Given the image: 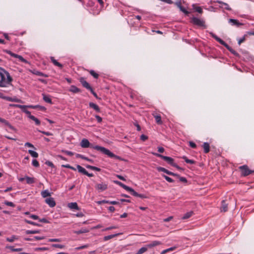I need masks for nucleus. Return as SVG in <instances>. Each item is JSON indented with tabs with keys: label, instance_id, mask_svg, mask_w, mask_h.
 <instances>
[{
	"label": "nucleus",
	"instance_id": "obj_1",
	"mask_svg": "<svg viewBox=\"0 0 254 254\" xmlns=\"http://www.w3.org/2000/svg\"><path fill=\"white\" fill-rule=\"evenodd\" d=\"M80 145L82 148H91L94 149H95L97 151H99L101 152L102 148L103 147L100 146L99 145H94L93 144H91L89 142L88 139L86 138H83L81 142H80Z\"/></svg>",
	"mask_w": 254,
	"mask_h": 254
},
{
	"label": "nucleus",
	"instance_id": "obj_2",
	"mask_svg": "<svg viewBox=\"0 0 254 254\" xmlns=\"http://www.w3.org/2000/svg\"><path fill=\"white\" fill-rule=\"evenodd\" d=\"M10 106L18 108L21 109L22 111L25 113L26 114L28 115V117L30 119L31 115V112L27 110V108H31L35 109L36 106H33V105H22L19 104H11Z\"/></svg>",
	"mask_w": 254,
	"mask_h": 254
},
{
	"label": "nucleus",
	"instance_id": "obj_3",
	"mask_svg": "<svg viewBox=\"0 0 254 254\" xmlns=\"http://www.w3.org/2000/svg\"><path fill=\"white\" fill-rule=\"evenodd\" d=\"M239 169L241 170V176L243 177H246L254 172V171L250 170L247 165L241 166Z\"/></svg>",
	"mask_w": 254,
	"mask_h": 254
},
{
	"label": "nucleus",
	"instance_id": "obj_4",
	"mask_svg": "<svg viewBox=\"0 0 254 254\" xmlns=\"http://www.w3.org/2000/svg\"><path fill=\"white\" fill-rule=\"evenodd\" d=\"M152 154L155 156L162 159L163 160L165 161L168 164L171 165L172 166L173 164H174L175 163L174 159L170 157L164 156L157 153H152Z\"/></svg>",
	"mask_w": 254,
	"mask_h": 254
},
{
	"label": "nucleus",
	"instance_id": "obj_5",
	"mask_svg": "<svg viewBox=\"0 0 254 254\" xmlns=\"http://www.w3.org/2000/svg\"><path fill=\"white\" fill-rule=\"evenodd\" d=\"M101 153L107 155L108 157L110 158H114L119 160H123L120 156L115 155L113 152L110 151L109 149L106 148L104 147H103V148H102Z\"/></svg>",
	"mask_w": 254,
	"mask_h": 254
},
{
	"label": "nucleus",
	"instance_id": "obj_6",
	"mask_svg": "<svg viewBox=\"0 0 254 254\" xmlns=\"http://www.w3.org/2000/svg\"><path fill=\"white\" fill-rule=\"evenodd\" d=\"M191 22L198 26L205 27L204 21L195 17L191 18Z\"/></svg>",
	"mask_w": 254,
	"mask_h": 254
},
{
	"label": "nucleus",
	"instance_id": "obj_7",
	"mask_svg": "<svg viewBox=\"0 0 254 254\" xmlns=\"http://www.w3.org/2000/svg\"><path fill=\"white\" fill-rule=\"evenodd\" d=\"M5 52L7 53L10 54L12 57L18 58L21 62H23L24 63H28V61L24 59L21 56L14 54L9 50H6Z\"/></svg>",
	"mask_w": 254,
	"mask_h": 254
},
{
	"label": "nucleus",
	"instance_id": "obj_8",
	"mask_svg": "<svg viewBox=\"0 0 254 254\" xmlns=\"http://www.w3.org/2000/svg\"><path fill=\"white\" fill-rule=\"evenodd\" d=\"M108 185L105 183H100L96 184L95 188L99 191H103L107 189Z\"/></svg>",
	"mask_w": 254,
	"mask_h": 254
},
{
	"label": "nucleus",
	"instance_id": "obj_9",
	"mask_svg": "<svg viewBox=\"0 0 254 254\" xmlns=\"http://www.w3.org/2000/svg\"><path fill=\"white\" fill-rule=\"evenodd\" d=\"M114 182L116 184H117V185L120 186V187H122L123 189H124L126 190L129 191L130 193L131 192V191H132V190L133 189L131 188L126 186V185L124 184L123 183H122V182H120L119 181H114Z\"/></svg>",
	"mask_w": 254,
	"mask_h": 254
},
{
	"label": "nucleus",
	"instance_id": "obj_10",
	"mask_svg": "<svg viewBox=\"0 0 254 254\" xmlns=\"http://www.w3.org/2000/svg\"><path fill=\"white\" fill-rule=\"evenodd\" d=\"M79 82L82 85L87 89L90 90L92 88L90 86V84L85 80L84 77H80L79 78Z\"/></svg>",
	"mask_w": 254,
	"mask_h": 254
},
{
	"label": "nucleus",
	"instance_id": "obj_11",
	"mask_svg": "<svg viewBox=\"0 0 254 254\" xmlns=\"http://www.w3.org/2000/svg\"><path fill=\"white\" fill-rule=\"evenodd\" d=\"M211 35L217 42H218L221 45H223L225 48H230V47L228 45V44L226 43V42H225L223 40L219 38L216 35L212 33H211Z\"/></svg>",
	"mask_w": 254,
	"mask_h": 254
},
{
	"label": "nucleus",
	"instance_id": "obj_12",
	"mask_svg": "<svg viewBox=\"0 0 254 254\" xmlns=\"http://www.w3.org/2000/svg\"><path fill=\"white\" fill-rule=\"evenodd\" d=\"M0 122L7 126L10 129L14 131H16V129L13 126H12L7 120L0 118Z\"/></svg>",
	"mask_w": 254,
	"mask_h": 254
},
{
	"label": "nucleus",
	"instance_id": "obj_13",
	"mask_svg": "<svg viewBox=\"0 0 254 254\" xmlns=\"http://www.w3.org/2000/svg\"><path fill=\"white\" fill-rule=\"evenodd\" d=\"M0 122L7 126L10 129L14 131H16V129L13 126H12L7 120L0 118Z\"/></svg>",
	"mask_w": 254,
	"mask_h": 254
},
{
	"label": "nucleus",
	"instance_id": "obj_14",
	"mask_svg": "<svg viewBox=\"0 0 254 254\" xmlns=\"http://www.w3.org/2000/svg\"><path fill=\"white\" fill-rule=\"evenodd\" d=\"M0 122L7 126L10 129L14 131H16V129L13 126H12L7 120L0 118Z\"/></svg>",
	"mask_w": 254,
	"mask_h": 254
},
{
	"label": "nucleus",
	"instance_id": "obj_15",
	"mask_svg": "<svg viewBox=\"0 0 254 254\" xmlns=\"http://www.w3.org/2000/svg\"><path fill=\"white\" fill-rule=\"evenodd\" d=\"M228 21L232 25L236 26L237 27L243 25V23H240L238 20L235 19L230 18Z\"/></svg>",
	"mask_w": 254,
	"mask_h": 254
},
{
	"label": "nucleus",
	"instance_id": "obj_16",
	"mask_svg": "<svg viewBox=\"0 0 254 254\" xmlns=\"http://www.w3.org/2000/svg\"><path fill=\"white\" fill-rule=\"evenodd\" d=\"M45 202L50 207H53L56 205V202L52 197L47 198L45 199Z\"/></svg>",
	"mask_w": 254,
	"mask_h": 254
},
{
	"label": "nucleus",
	"instance_id": "obj_17",
	"mask_svg": "<svg viewBox=\"0 0 254 254\" xmlns=\"http://www.w3.org/2000/svg\"><path fill=\"white\" fill-rule=\"evenodd\" d=\"M130 194L134 196L138 197L141 198H146L147 197L143 194H140L136 192L133 189H132V191L130 192Z\"/></svg>",
	"mask_w": 254,
	"mask_h": 254
},
{
	"label": "nucleus",
	"instance_id": "obj_18",
	"mask_svg": "<svg viewBox=\"0 0 254 254\" xmlns=\"http://www.w3.org/2000/svg\"><path fill=\"white\" fill-rule=\"evenodd\" d=\"M89 106L90 108L93 109L97 112L100 113L101 112L99 107L96 104L93 102H90L89 104Z\"/></svg>",
	"mask_w": 254,
	"mask_h": 254
},
{
	"label": "nucleus",
	"instance_id": "obj_19",
	"mask_svg": "<svg viewBox=\"0 0 254 254\" xmlns=\"http://www.w3.org/2000/svg\"><path fill=\"white\" fill-rule=\"evenodd\" d=\"M202 147L203 148V151L205 153H207L210 151V145L209 143L207 142H204Z\"/></svg>",
	"mask_w": 254,
	"mask_h": 254
},
{
	"label": "nucleus",
	"instance_id": "obj_20",
	"mask_svg": "<svg viewBox=\"0 0 254 254\" xmlns=\"http://www.w3.org/2000/svg\"><path fill=\"white\" fill-rule=\"evenodd\" d=\"M161 244V243L160 241H154L152 242L151 243L148 244L146 245L147 248H151L152 247L160 245Z\"/></svg>",
	"mask_w": 254,
	"mask_h": 254
},
{
	"label": "nucleus",
	"instance_id": "obj_21",
	"mask_svg": "<svg viewBox=\"0 0 254 254\" xmlns=\"http://www.w3.org/2000/svg\"><path fill=\"white\" fill-rule=\"evenodd\" d=\"M68 207L71 209L79 210V208L76 202H70L68 203Z\"/></svg>",
	"mask_w": 254,
	"mask_h": 254
},
{
	"label": "nucleus",
	"instance_id": "obj_22",
	"mask_svg": "<svg viewBox=\"0 0 254 254\" xmlns=\"http://www.w3.org/2000/svg\"><path fill=\"white\" fill-rule=\"evenodd\" d=\"M69 91L72 92L73 93H77L81 92V90L79 88H77L76 86L74 85H71L69 89Z\"/></svg>",
	"mask_w": 254,
	"mask_h": 254
},
{
	"label": "nucleus",
	"instance_id": "obj_23",
	"mask_svg": "<svg viewBox=\"0 0 254 254\" xmlns=\"http://www.w3.org/2000/svg\"><path fill=\"white\" fill-rule=\"evenodd\" d=\"M25 180L26 181V183L29 185H31L35 183V179L33 177H30L26 176Z\"/></svg>",
	"mask_w": 254,
	"mask_h": 254
},
{
	"label": "nucleus",
	"instance_id": "obj_24",
	"mask_svg": "<svg viewBox=\"0 0 254 254\" xmlns=\"http://www.w3.org/2000/svg\"><path fill=\"white\" fill-rule=\"evenodd\" d=\"M51 61L52 62V63L56 66H57L59 67L60 68H62L63 66V64L61 63H59L53 57H50Z\"/></svg>",
	"mask_w": 254,
	"mask_h": 254
},
{
	"label": "nucleus",
	"instance_id": "obj_25",
	"mask_svg": "<svg viewBox=\"0 0 254 254\" xmlns=\"http://www.w3.org/2000/svg\"><path fill=\"white\" fill-rule=\"evenodd\" d=\"M157 170L159 172H163L164 173H166L167 174L170 175H173L172 174V172L168 170L167 169H165V168L162 167H159L157 168Z\"/></svg>",
	"mask_w": 254,
	"mask_h": 254
},
{
	"label": "nucleus",
	"instance_id": "obj_26",
	"mask_svg": "<svg viewBox=\"0 0 254 254\" xmlns=\"http://www.w3.org/2000/svg\"><path fill=\"white\" fill-rule=\"evenodd\" d=\"M222 206L221 207V211L226 212L228 210V205L226 203L225 200H223L221 202Z\"/></svg>",
	"mask_w": 254,
	"mask_h": 254
},
{
	"label": "nucleus",
	"instance_id": "obj_27",
	"mask_svg": "<svg viewBox=\"0 0 254 254\" xmlns=\"http://www.w3.org/2000/svg\"><path fill=\"white\" fill-rule=\"evenodd\" d=\"M5 99H6L8 101L11 102H18V103H23V101L19 99L16 98H11L9 97H5Z\"/></svg>",
	"mask_w": 254,
	"mask_h": 254
},
{
	"label": "nucleus",
	"instance_id": "obj_28",
	"mask_svg": "<svg viewBox=\"0 0 254 254\" xmlns=\"http://www.w3.org/2000/svg\"><path fill=\"white\" fill-rule=\"evenodd\" d=\"M42 95H43V99L45 102H46L48 103H49L50 104H53L52 101L51 99L50 98L49 96L46 95L44 94H43Z\"/></svg>",
	"mask_w": 254,
	"mask_h": 254
},
{
	"label": "nucleus",
	"instance_id": "obj_29",
	"mask_svg": "<svg viewBox=\"0 0 254 254\" xmlns=\"http://www.w3.org/2000/svg\"><path fill=\"white\" fill-rule=\"evenodd\" d=\"M193 214V212L192 211H190L189 212L185 213L183 216L182 217V219H187L190 218Z\"/></svg>",
	"mask_w": 254,
	"mask_h": 254
},
{
	"label": "nucleus",
	"instance_id": "obj_30",
	"mask_svg": "<svg viewBox=\"0 0 254 254\" xmlns=\"http://www.w3.org/2000/svg\"><path fill=\"white\" fill-rule=\"evenodd\" d=\"M120 234H121V233H117V234H112V235H108V236H106L104 237V240L105 241H108L109 240H110L112 238H115V237H116L117 236H119Z\"/></svg>",
	"mask_w": 254,
	"mask_h": 254
},
{
	"label": "nucleus",
	"instance_id": "obj_31",
	"mask_svg": "<svg viewBox=\"0 0 254 254\" xmlns=\"http://www.w3.org/2000/svg\"><path fill=\"white\" fill-rule=\"evenodd\" d=\"M182 159L185 160V161L187 163H189L190 164H194L195 163V161L193 160H190L188 158V157L186 156H183L182 157Z\"/></svg>",
	"mask_w": 254,
	"mask_h": 254
},
{
	"label": "nucleus",
	"instance_id": "obj_32",
	"mask_svg": "<svg viewBox=\"0 0 254 254\" xmlns=\"http://www.w3.org/2000/svg\"><path fill=\"white\" fill-rule=\"evenodd\" d=\"M89 232V230L86 228H82L79 230L74 231V233L79 235L80 234L86 233Z\"/></svg>",
	"mask_w": 254,
	"mask_h": 254
},
{
	"label": "nucleus",
	"instance_id": "obj_33",
	"mask_svg": "<svg viewBox=\"0 0 254 254\" xmlns=\"http://www.w3.org/2000/svg\"><path fill=\"white\" fill-rule=\"evenodd\" d=\"M76 168L78 170V171L80 173H82L84 175H85L87 171L82 167H81V166H80L79 165H76Z\"/></svg>",
	"mask_w": 254,
	"mask_h": 254
},
{
	"label": "nucleus",
	"instance_id": "obj_34",
	"mask_svg": "<svg viewBox=\"0 0 254 254\" xmlns=\"http://www.w3.org/2000/svg\"><path fill=\"white\" fill-rule=\"evenodd\" d=\"M6 248L9 249L12 252H20L22 250V248H14L13 246H6Z\"/></svg>",
	"mask_w": 254,
	"mask_h": 254
},
{
	"label": "nucleus",
	"instance_id": "obj_35",
	"mask_svg": "<svg viewBox=\"0 0 254 254\" xmlns=\"http://www.w3.org/2000/svg\"><path fill=\"white\" fill-rule=\"evenodd\" d=\"M30 119L32 120H33V121H34V122L36 125L39 126L40 125V124H41L40 121L39 119H38L37 118H36L35 116H30Z\"/></svg>",
	"mask_w": 254,
	"mask_h": 254
},
{
	"label": "nucleus",
	"instance_id": "obj_36",
	"mask_svg": "<svg viewBox=\"0 0 254 254\" xmlns=\"http://www.w3.org/2000/svg\"><path fill=\"white\" fill-rule=\"evenodd\" d=\"M155 121L158 125H161L162 121L161 120V117L160 115H156L154 116Z\"/></svg>",
	"mask_w": 254,
	"mask_h": 254
},
{
	"label": "nucleus",
	"instance_id": "obj_37",
	"mask_svg": "<svg viewBox=\"0 0 254 254\" xmlns=\"http://www.w3.org/2000/svg\"><path fill=\"white\" fill-rule=\"evenodd\" d=\"M41 195L43 197L45 198L46 197L49 196L51 195V193L49 192L48 190H45L41 192Z\"/></svg>",
	"mask_w": 254,
	"mask_h": 254
},
{
	"label": "nucleus",
	"instance_id": "obj_38",
	"mask_svg": "<svg viewBox=\"0 0 254 254\" xmlns=\"http://www.w3.org/2000/svg\"><path fill=\"white\" fill-rule=\"evenodd\" d=\"M33 73L36 75L43 76L45 77H47L48 76V75H47L41 71H35Z\"/></svg>",
	"mask_w": 254,
	"mask_h": 254
},
{
	"label": "nucleus",
	"instance_id": "obj_39",
	"mask_svg": "<svg viewBox=\"0 0 254 254\" xmlns=\"http://www.w3.org/2000/svg\"><path fill=\"white\" fill-rule=\"evenodd\" d=\"M24 221L27 224H31V225H34V226H39V227L41 226V225L40 224L37 223L35 222L30 221V220L25 219Z\"/></svg>",
	"mask_w": 254,
	"mask_h": 254
},
{
	"label": "nucleus",
	"instance_id": "obj_40",
	"mask_svg": "<svg viewBox=\"0 0 254 254\" xmlns=\"http://www.w3.org/2000/svg\"><path fill=\"white\" fill-rule=\"evenodd\" d=\"M18 238L17 236H15V235H12L11 237L10 238H6V241L7 242H13L14 240H18Z\"/></svg>",
	"mask_w": 254,
	"mask_h": 254
},
{
	"label": "nucleus",
	"instance_id": "obj_41",
	"mask_svg": "<svg viewBox=\"0 0 254 254\" xmlns=\"http://www.w3.org/2000/svg\"><path fill=\"white\" fill-rule=\"evenodd\" d=\"M40 232V230H26L25 231V233L26 234H38Z\"/></svg>",
	"mask_w": 254,
	"mask_h": 254
},
{
	"label": "nucleus",
	"instance_id": "obj_42",
	"mask_svg": "<svg viewBox=\"0 0 254 254\" xmlns=\"http://www.w3.org/2000/svg\"><path fill=\"white\" fill-rule=\"evenodd\" d=\"M28 153L33 157L34 158H37L38 157V154L36 151H34L32 150H29Z\"/></svg>",
	"mask_w": 254,
	"mask_h": 254
},
{
	"label": "nucleus",
	"instance_id": "obj_43",
	"mask_svg": "<svg viewBox=\"0 0 254 254\" xmlns=\"http://www.w3.org/2000/svg\"><path fill=\"white\" fill-rule=\"evenodd\" d=\"M90 74L93 76L95 78L97 79L99 77V74L96 73L94 70H90L89 71Z\"/></svg>",
	"mask_w": 254,
	"mask_h": 254
},
{
	"label": "nucleus",
	"instance_id": "obj_44",
	"mask_svg": "<svg viewBox=\"0 0 254 254\" xmlns=\"http://www.w3.org/2000/svg\"><path fill=\"white\" fill-rule=\"evenodd\" d=\"M147 248L146 247V246L145 247H142L137 252L139 254H142L144 253H145V252H146L147 251Z\"/></svg>",
	"mask_w": 254,
	"mask_h": 254
},
{
	"label": "nucleus",
	"instance_id": "obj_45",
	"mask_svg": "<svg viewBox=\"0 0 254 254\" xmlns=\"http://www.w3.org/2000/svg\"><path fill=\"white\" fill-rule=\"evenodd\" d=\"M162 177L165 178V179L169 183H174V180H173L170 177L165 175H162Z\"/></svg>",
	"mask_w": 254,
	"mask_h": 254
},
{
	"label": "nucleus",
	"instance_id": "obj_46",
	"mask_svg": "<svg viewBox=\"0 0 254 254\" xmlns=\"http://www.w3.org/2000/svg\"><path fill=\"white\" fill-rule=\"evenodd\" d=\"M175 249V247H171V248H170L169 249H166V250H163L161 254H166L167 253L170 252V251H172L173 250H174Z\"/></svg>",
	"mask_w": 254,
	"mask_h": 254
},
{
	"label": "nucleus",
	"instance_id": "obj_47",
	"mask_svg": "<svg viewBox=\"0 0 254 254\" xmlns=\"http://www.w3.org/2000/svg\"><path fill=\"white\" fill-rule=\"evenodd\" d=\"M61 151L62 152L65 153V154L70 156L73 155V154H74L73 152L70 151L66 150H62Z\"/></svg>",
	"mask_w": 254,
	"mask_h": 254
},
{
	"label": "nucleus",
	"instance_id": "obj_48",
	"mask_svg": "<svg viewBox=\"0 0 254 254\" xmlns=\"http://www.w3.org/2000/svg\"><path fill=\"white\" fill-rule=\"evenodd\" d=\"M52 247L54 248L63 249L64 248V246L61 244H54L52 245Z\"/></svg>",
	"mask_w": 254,
	"mask_h": 254
},
{
	"label": "nucleus",
	"instance_id": "obj_49",
	"mask_svg": "<svg viewBox=\"0 0 254 254\" xmlns=\"http://www.w3.org/2000/svg\"><path fill=\"white\" fill-rule=\"evenodd\" d=\"M5 74V75L6 76V77H7V82L8 83H10V82H11L12 80V78L10 76L9 73L7 71H6Z\"/></svg>",
	"mask_w": 254,
	"mask_h": 254
},
{
	"label": "nucleus",
	"instance_id": "obj_50",
	"mask_svg": "<svg viewBox=\"0 0 254 254\" xmlns=\"http://www.w3.org/2000/svg\"><path fill=\"white\" fill-rule=\"evenodd\" d=\"M32 164L33 166L35 167H39L40 165L38 161L36 159H34L32 160Z\"/></svg>",
	"mask_w": 254,
	"mask_h": 254
},
{
	"label": "nucleus",
	"instance_id": "obj_51",
	"mask_svg": "<svg viewBox=\"0 0 254 254\" xmlns=\"http://www.w3.org/2000/svg\"><path fill=\"white\" fill-rule=\"evenodd\" d=\"M179 8L181 11L184 12L186 15H188L189 14V12L187 11L183 6L181 5Z\"/></svg>",
	"mask_w": 254,
	"mask_h": 254
},
{
	"label": "nucleus",
	"instance_id": "obj_52",
	"mask_svg": "<svg viewBox=\"0 0 254 254\" xmlns=\"http://www.w3.org/2000/svg\"><path fill=\"white\" fill-rule=\"evenodd\" d=\"M179 8L181 11L184 12L186 15H188L189 14V12L187 11L183 6L181 5Z\"/></svg>",
	"mask_w": 254,
	"mask_h": 254
},
{
	"label": "nucleus",
	"instance_id": "obj_53",
	"mask_svg": "<svg viewBox=\"0 0 254 254\" xmlns=\"http://www.w3.org/2000/svg\"><path fill=\"white\" fill-rule=\"evenodd\" d=\"M38 131L40 132H41L42 133H43L44 134L47 135V136L53 135V133L50 132H49V131H42L40 130H38Z\"/></svg>",
	"mask_w": 254,
	"mask_h": 254
},
{
	"label": "nucleus",
	"instance_id": "obj_54",
	"mask_svg": "<svg viewBox=\"0 0 254 254\" xmlns=\"http://www.w3.org/2000/svg\"><path fill=\"white\" fill-rule=\"evenodd\" d=\"M35 250H36V251H44L49 250V249L47 247H39V248H36Z\"/></svg>",
	"mask_w": 254,
	"mask_h": 254
},
{
	"label": "nucleus",
	"instance_id": "obj_55",
	"mask_svg": "<svg viewBox=\"0 0 254 254\" xmlns=\"http://www.w3.org/2000/svg\"><path fill=\"white\" fill-rule=\"evenodd\" d=\"M246 36H247V35H245L242 38H241L238 40L239 45H240L241 43H242L246 40Z\"/></svg>",
	"mask_w": 254,
	"mask_h": 254
},
{
	"label": "nucleus",
	"instance_id": "obj_56",
	"mask_svg": "<svg viewBox=\"0 0 254 254\" xmlns=\"http://www.w3.org/2000/svg\"><path fill=\"white\" fill-rule=\"evenodd\" d=\"M33 106H36V107L35 108V109H39L40 110H41V111H45L46 110V108L44 106H41L40 105H33Z\"/></svg>",
	"mask_w": 254,
	"mask_h": 254
},
{
	"label": "nucleus",
	"instance_id": "obj_57",
	"mask_svg": "<svg viewBox=\"0 0 254 254\" xmlns=\"http://www.w3.org/2000/svg\"><path fill=\"white\" fill-rule=\"evenodd\" d=\"M45 164L47 165L48 166H50V167H51L52 168H54L55 167V166H54V164L52 162H51L50 161H46L45 162Z\"/></svg>",
	"mask_w": 254,
	"mask_h": 254
},
{
	"label": "nucleus",
	"instance_id": "obj_58",
	"mask_svg": "<svg viewBox=\"0 0 254 254\" xmlns=\"http://www.w3.org/2000/svg\"><path fill=\"white\" fill-rule=\"evenodd\" d=\"M61 241V240L60 239H49L48 240V242H59Z\"/></svg>",
	"mask_w": 254,
	"mask_h": 254
},
{
	"label": "nucleus",
	"instance_id": "obj_59",
	"mask_svg": "<svg viewBox=\"0 0 254 254\" xmlns=\"http://www.w3.org/2000/svg\"><path fill=\"white\" fill-rule=\"evenodd\" d=\"M39 221L40 222H43L45 223H49V221L45 218H43L41 219L39 218Z\"/></svg>",
	"mask_w": 254,
	"mask_h": 254
},
{
	"label": "nucleus",
	"instance_id": "obj_60",
	"mask_svg": "<svg viewBox=\"0 0 254 254\" xmlns=\"http://www.w3.org/2000/svg\"><path fill=\"white\" fill-rule=\"evenodd\" d=\"M189 145L190 147H191L192 148H196V144L194 142H193V141H189Z\"/></svg>",
	"mask_w": 254,
	"mask_h": 254
},
{
	"label": "nucleus",
	"instance_id": "obj_61",
	"mask_svg": "<svg viewBox=\"0 0 254 254\" xmlns=\"http://www.w3.org/2000/svg\"><path fill=\"white\" fill-rule=\"evenodd\" d=\"M229 51L236 56H238L239 54L236 52L235 49H227Z\"/></svg>",
	"mask_w": 254,
	"mask_h": 254
},
{
	"label": "nucleus",
	"instance_id": "obj_62",
	"mask_svg": "<svg viewBox=\"0 0 254 254\" xmlns=\"http://www.w3.org/2000/svg\"><path fill=\"white\" fill-rule=\"evenodd\" d=\"M25 146H27V147H31V148H34V149H35V147H34V146L30 142H26L25 143Z\"/></svg>",
	"mask_w": 254,
	"mask_h": 254
},
{
	"label": "nucleus",
	"instance_id": "obj_63",
	"mask_svg": "<svg viewBox=\"0 0 254 254\" xmlns=\"http://www.w3.org/2000/svg\"><path fill=\"white\" fill-rule=\"evenodd\" d=\"M148 139V136L144 134H141L140 136V139L143 141Z\"/></svg>",
	"mask_w": 254,
	"mask_h": 254
},
{
	"label": "nucleus",
	"instance_id": "obj_64",
	"mask_svg": "<svg viewBox=\"0 0 254 254\" xmlns=\"http://www.w3.org/2000/svg\"><path fill=\"white\" fill-rule=\"evenodd\" d=\"M194 9L196 11L199 13H202L203 12L202 8L199 6L196 7Z\"/></svg>",
	"mask_w": 254,
	"mask_h": 254
}]
</instances>
